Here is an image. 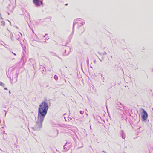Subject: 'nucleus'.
I'll list each match as a JSON object with an SVG mask.
<instances>
[{"label":"nucleus","mask_w":153,"mask_h":153,"mask_svg":"<svg viewBox=\"0 0 153 153\" xmlns=\"http://www.w3.org/2000/svg\"><path fill=\"white\" fill-rule=\"evenodd\" d=\"M143 112L141 113V116L143 121L145 120L147 117L148 114L146 112L143 108L141 109Z\"/></svg>","instance_id":"3"},{"label":"nucleus","mask_w":153,"mask_h":153,"mask_svg":"<svg viewBox=\"0 0 153 153\" xmlns=\"http://www.w3.org/2000/svg\"><path fill=\"white\" fill-rule=\"evenodd\" d=\"M14 55H16V54H15V53H14Z\"/></svg>","instance_id":"8"},{"label":"nucleus","mask_w":153,"mask_h":153,"mask_svg":"<svg viewBox=\"0 0 153 153\" xmlns=\"http://www.w3.org/2000/svg\"><path fill=\"white\" fill-rule=\"evenodd\" d=\"M48 108L47 103L45 102H42L39 105L38 115L45 117L47 113Z\"/></svg>","instance_id":"1"},{"label":"nucleus","mask_w":153,"mask_h":153,"mask_svg":"<svg viewBox=\"0 0 153 153\" xmlns=\"http://www.w3.org/2000/svg\"><path fill=\"white\" fill-rule=\"evenodd\" d=\"M80 114H83V112H82V111H80Z\"/></svg>","instance_id":"6"},{"label":"nucleus","mask_w":153,"mask_h":153,"mask_svg":"<svg viewBox=\"0 0 153 153\" xmlns=\"http://www.w3.org/2000/svg\"><path fill=\"white\" fill-rule=\"evenodd\" d=\"M54 78L56 80H57L58 79V77L57 76L55 75L54 76Z\"/></svg>","instance_id":"5"},{"label":"nucleus","mask_w":153,"mask_h":153,"mask_svg":"<svg viewBox=\"0 0 153 153\" xmlns=\"http://www.w3.org/2000/svg\"><path fill=\"white\" fill-rule=\"evenodd\" d=\"M33 3L37 6H39L42 4V1L41 0H33Z\"/></svg>","instance_id":"4"},{"label":"nucleus","mask_w":153,"mask_h":153,"mask_svg":"<svg viewBox=\"0 0 153 153\" xmlns=\"http://www.w3.org/2000/svg\"><path fill=\"white\" fill-rule=\"evenodd\" d=\"M5 89L7 90V88H5Z\"/></svg>","instance_id":"7"},{"label":"nucleus","mask_w":153,"mask_h":153,"mask_svg":"<svg viewBox=\"0 0 153 153\" xmlns=\"http://www.w3.org/2000/svg\"><path fill=\"white\" fill-rule=\"evenodd\" d=\"M44 118L45 117L38 115V120L35 125L36 128H40L42 127V122Z\"/></svg>","instance_id":"2"}]
</instances>
